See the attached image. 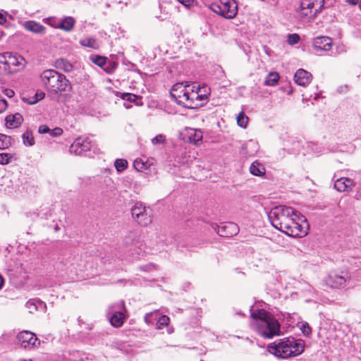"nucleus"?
<instances>
[{
	"mask_svg": "<svg viewBox=\"0 0 361 361\" xmlns=\"http://www.w3.org/2000/svg\"><path fill=\"white\" fill-rule=\"evenodd\" d=\"M130 102H126L123 103V106L126 109H130L132 105L129 104Z\"/></svg>",
	"mask_w": 361,
	"mask_h": 361,
	"instance_id": "4d7b16f0",
	"label": "nucleus"
},
{
	"mask_svg": "<svg viewBox=\"0 0 361 361\" xmlns=\"http://www.w3.org/2000/svg\"><path fill=\"white\" fill-rule=\"evenodd\" d=\"M20 361H32V360H20Z\"/></svg>",
	"mask_w": 361,
	"mask_h": 361,
	"instance_id": "e2e57ef3",
	"label": "nucleus"
},
{
	"mask_svg": "<svg viewBox=\"0 0 361 361\" xmlns=\"http://www.w3.org/2000/svg\"><path fill=\"white\" fill-rule=\"evenodd\" d=\"M279 80V75L276 72L270 73L264 82L266 85L274 86Z\"/></svg>",
	"mask_w": 361,
	"mask_h": 361,
	"instance_id": "c85d7f7f",
	"label": "nucleus"
},
{
	"mask_svg": "<svg viewBox=\"0 0 361 361\" xmlns=\"http://www.w3.org/2000/svg\"><path fill=\"white\" fill-rule=\"evenodd\" d=\"M92 142L89 138L78 137L70 146L69 151L71 154L80 155L90 150Z\"/></svg>",
	"mask_w": 361,
	"mask_h": 361,
	"instance_id": "9b49d317",
	"label": "nucleus"
},
{
	"mask_svg": "<svg viewBox=\"0 0 361 361\" xmlns=\"http://www.w3.org/2000/svg\"><path fill=\"white\" fill-rule=\"evenodd\" d=\"M24 59L17 54H13L11 52L8 53L6 66L5 70H9L10 71H16L15 68L23 67Z\"/></svg>",
	"mask_w": 361,
	"mask_h": 361,
	"instance_id": "4468645a",
	"label": "nucleus"
},
{
	"mask_svg": "<svg viewBox=\"0 0 361 361\" xmlns=\"http://www.w3.org/2000/svg\"><path fill=\"white\" fill-rule=\"evenodd\" d=\"M75 23H76V21L73 17L66 16V17L60 19L59 29L62 30L65 32H69L73 30V28L75 25Z\"/></svg>",
	"mask_w": 361,
	"mask_h": 361,
	"instance_id": "a211bd4d",
	"label": "nucleus"
},
{
	"mask_svg": "<svg viewBox=\"0 0 361 361\" xmlns=\"http://www.w3.org/2000/svg\"><path fill=\"white\" fill-rule=\"evenodd\" d=\"M124 319L123 313L121 311H116L111 316L109 321L112 326L120 327L123 325Z\"/></svg>",
	"mask_w": 361,
	"mask_h": 361,
	"instance_id": "b1692460",
	"label": "nucleus"
},
{
	"mask_svg": "<svg viewBox=\"0 0 361 361\" xmlns=\"http://www.w3.org/2000/svg\"><path fill=\"white\" fill-rule=\"evenodd\" d=\"M154 314H155V318L154 319H157V316H159V313L158 312H149V313H147L145 317H144V319H145V322L147 324H150L152 323V317L154 316Z\"/></svg>",
	"mask_w": 361,
	"mask_h": 361,
	"instance_id": "ea45409f",
	"label": "nucleus"
},
{
	"mask_svg": "<svg viewBox=\"0 0 361 361\" xmlns=\"http://www.w3.org/2000/svg\"><path fill=\"white\" fill-rule=\"evenodd\" d=\"M257 149V144L252 140H249L247 142L241 145L240 154L243 157L252 156Z\"/></svg>",
	"mask_w": 361,
	"mask_h": 361,
	"instance_id": "f3484780",
	"label": "nucleus"
},
{
	"mask_svg": "<svg viewBox=\"0 0 361 361\" xmlns=\"http://www.w3.org/2000/svg\"><path fill=\"white\" fill-rule=\"evenodd\" d=\"M191 87L190 84L188 82H185V85H183V87L181 89H178L179 94H182L185 90L188 91V89Z\"/></svg>",
	"mask_w": 361,
	"mask_h": 361,
	"instance_id": "3c124183",
	"label": "nucleus"
},
{
	"mask_svg": "<svg viewBox=\"0 0 361 361\" xmlns=\"http://www.w3.org/2000/svg\"><path fill=\"white\" fill-rule=\"evenodd\" d=\"M131 214L133 219L142 226H147L151 223L149 215L147 213L145 207L140 202H136L131 208Z\"/></svg>",
	"mask_w": 361,
	"mask_h": 361,
	"instance_id": "1a4fd4ad",
	"label": "nucleus"
},
{
	"mask_svg": "<svg viewBox=\"0 0 361 361\" xmlns=\"http://www.w3.org/2000/svg\"><path fill=\"white\" fill-rule=\"evenodd\" d=\"M56 67L67 73L71 72L73 70L72 64L68 61L64 59H59L56 60Z\"/></svg>",
	"mask_w": 361,
	"mask_h": 361,
	"instance_id": "a878e982",
	"label": "nucleus"
},
{
	"mask_svg": "<svg viewBox=\"0 0 361 361\" xmlns=\"http://www.w3.org/2000/svg\"><path fill=\"white\" fill-rule=\"evenodd\" d=\"M11 157L8 154L1 153L0 154V164H3V165L8 164Z\"/></svg>",
	"mask_w": 361,
	"mask_h": 361,
	"instance_id": "79ce46f5",
	"label": "nucleus"
},
{
	"mask_svg": "<svg viewBox=\"0 0 361 361\" xmlns=\"http://www.w3.org/2000/svg\"><path fill=\"white\" fill-rule=\"evenodd\" d=\"M36 96H37V97H39V99H35V100H34V101H32V102H30V104H35V103H36V102H37V100H41V99H42L44 98V94L43 92H42V93H40L39 94H36Z\"/></svg>",
	"mask_w": 361,
	"mask_h": 361,
	"instance_id": "5fc2aeb1",
	"label": "nucleus"
},
{
	"mask_svg": "<svg viewBox=\"0 0 361 361\" xmlns=\"http://www.w3.org/2000/svg\"><path fill=\"white\" fill-rule=\"evenodd\" d=\"M121 95V98L128 102L130 103H134L137 106L142 105V97L136 95L133 93H128V92H124V93H119Z\"/></svg>",
	"mask_w": 361,
	"mask_h": 361,
	"instance_id": "4be33fe9",
	"label": "nucleus"
},
{
	"mask_svg": "<svg viewBox=\"0 0 361 361\" xmlns=\"http://www.w3.org/2000/svg\"><path fill=\"white\" fill-rule=\"evenodd\" d=\"M250 171L254 176H262L265 173V169L261 163L255 161L251 164Z\"/></svg>",
	"mask_w": 361,
	"mask_h": 361,
	"instance_id": "393cba45",
	"label": "nucleus"
},
{
	"mask_svg": "<svg viewBox=\"0 0 361 361\" xmlns=\"http://www.w3.org/2000/svg\"><path fill=\"white\" fill-rule=\"evenodd\" d=\"M3 284H4V279H3V277L0 275V289L2 288Z\"/></svg>",
	"mask_w": 361,
	"mask_h": 361,
	"instance_id": "bf43d9fd",
	"label": "nucleus"
},
{
	"mask_svg": "<svg viewBox=\"0 0 361 361\" xmlns=\"http://www.w3.org/2000/svg\"><path fill=\"white\" fill-rule=\"evenodd\" d=\"M106 59V57L99 55L92 54L90 56V60L91 62L97 65L100 68L104 66Z\"/></svg>",
	"mask_w": 361,
	"mask_h": 361,
	"instance_id": "c756f323",
	"label": "nucleus"
},
{
	"mask_svg": "<svg viewBox=\"0 0 361 361\" xmlns=\"http://www.w3.org/2000/svg\"><path fill=\"white\" fill-rule=\"evenodd\" d=\"M6 123L9 128L18 127L23 121V116L20 114L8 116L6 118Z\"/></svg>",
	"mask_w": 361,
	"mask_h": 361,
	"instance_id": "5701e85b",
	"label": "nucleus"
},
{
	"mask_svg": "<svg viewBox=\"0 0 361 361\" xmlns=\"http://www.w3.org/2000/svg\"><path fill=\"white\" fill-rule=\"evenodd\" d=\"M312 46L317 52L319 51H327L332 47V39L329 37H317L314 39Z\"/></svg>",
	"mask_w": 361,
	"mask_h": 361,
	"instance_id": "ddd939ff",
	"label": "nucleus"
},
{
	"mask_svg": "<svg viewBox=\"0 0 361 361\" xmlns=\"http://www.w3.org/2000/svg\"><path fill=\"white\" fill-rule=\"evenodd\" d=\"M250 327L264 338L279 336L281 326L279 321L269 312L263 309L250 307Z\"/></svg>",
	"mask_w": 361,
	"mask_h": 361,
	"instance_id": "f03ea898",
	"label": "nucleus"
},
{
	"mask_svg": "<svg viewBox=\"0 0 361 361\" xmlns=\"http://www.w3.org/2000/svg\"><path fill=\"white\" fill-rule=\"evenodd\" d=\"M133 165H134V167L135 168V169L137 170V171H142V170H144L145 169V164L142 161V159H137L134 161Z\"/></svg>",
	"mask_w": 361,
	"mask_h": 361,
	"instance_id": "37998d69",
	"label": "nucleus"
},
{
	"mask_svg": "<svg viewBox=\"0 0 361 361\" xmlns=\"http://www.w3.org/2000/svg\"><path fill=\"white\" fill-rule=\"evenodd\" d=\"M359 8H360V9L361 10V0H360V4H359Z\"/></svg>",
	"mask_w": 361,
	"mask_h": 361,
	"instance_id": "680f3d73",
	"label": "nucleus"
},
{
	"mask_svg": "<svg viewBox=\"0 0 361 361\" xmlns=\"http://www.w3.org/2000/svg\"><path fill=\"white\" fill-rule=\"evenodd\" d=\"M182 87L183 82L173 85L171 91V96L178 104L187 109H191L192 104L190 103L188 91L185 90L182 94L178 93V89Z\"/></svg>",
	"mask_w": 361,
	"mask_h": 361,
	"instance_id": "9d476101",
	"label": "nucleus"
},
{
	"mask_svg": "<svg viewBox=\"0 0 361 361\" xmlns=\"http://www.w3.org/2000/svg\"><path fill=\"white\" fill-rule=\"evenodd\" d=\"M312 75L304 69H299L294 75L295 82L301 86L307 85L312 80Z\"/></svg>",
	"mask_w": 361,
	"mask_h": 361,
	"instance_id": "2eb2a0df",
	"label": "nucleus"
},
{
	"mask_svg": "<svg viewBox=\"0 0 361 361\" xmlns=\"http://www.w3.org/2000/svg\"><path fill=\"white\" fill-rule=\"evenodd\" d=\"M13 94H14V92L12 90H8L7 95L8 97H12V96H13Z\"/></svg>",
	"mask_w": 361,
	"mask_h": 361,
	"instance_id": "13d9d810",
	"label": "nucleus"
},
{
	"mask_svg": "<svg viewBox=\"0 0 361 361\" xmlns=\"http://www.w3.org/2000/svg\"><path fill=\"white\" fill-rule=\"evenodd\" d=\"M350 280V275L348 271H333L329 274L326 280V283L332 288H341L345 287Z\"/></svg>",
	"mask_w": 361,
	"mask_h": 361,
	"instance_id": "0eeeda50",
	"label": "nucleus"
},
{
	"mask_svg": "<svg viewBox=\"0 0 361 361\" xmlns=\"http://www.w3.org/2000/svg\"><path fill=\"white\" fill-rule=\"evenodd\" d=\"M324 0H301L298 13L303 17H314L321 12Z\"/></svg>",
	"mask_w": 361,
	"mask_h": 361,
	"instance_id": "423d86ee",
	"label": "nucleus"
},
{
	"mask_svg": "<svg viewBox=\"0 0 361 361\" xmlns=\"http://www.w3.org/2000/svg\"><path fill=\"white\" fill-rule=\"evenodd\" d=\"M38 132L40 134L49 133L50 128L47 125H42L39 127Z\"/></svg>",
	"mask_w": 361,
	"mask_h": 361,
	"instance_id": "09e8293b",
	"label": "nucleus"
},
{
	"mask_svg": "<svg viewBox=\"0 0 361 361\" xmlns=\"http://www.w3.org/2000/svg\"><path fill=\"white\" fill-rule=\"evenodd\" d=\"M353 180L348 178H341L337 179L334 183V188L340 192H344L348 188L353 186Z\"/></svg>",
	"mask_w": 361,
	"mask_h": 361,
	"instance_id": "6ab92c4d",
	"label": "nucleus"
},
{
	"mask_svg": "<svg viewBox=\"0 0 361 361\" xmlns=\"http://www.w3.org/2000/svg\"><path fill=\"white\" fill-rule=\"evenodd\" d=\"M27 307H29V308H31V306H33V307H34V309H35V310L37 308V307L36 304H35V303H33V302H30V301H28V302H27Z\"/></svg>",
	"mask_w": 361,
	"mask_h": 361,
	"instance_id": "6e6d98bb",
	"label": "nucleus"
},
{
	"mask_svg": "<svg viewBox=\"0 0 361 361\" xmlns=\"http://www.w3.org/2000/svg\"><path fill=\"white\" fill-rule=\"evenodd\" d=\"M170 319L166 315H161L157 319V325L159 329H161L163 326H166L169 324Z\"/></svg>",
	"mask_w": 361,
	"mask_h": 361,
	"instance_id": "e433bc0d",
	"label": "nucleus"
},
{
	"mask_svg": "<svg viewBox=\"0 0 361 361\" xmlns=\"http://www.w3.org/2000/svg\"><path fill=\"white\" fill-rule=\"evenodd\" d=\"M197 102L201 104V106L206 104L208 102V97H205L202 94H200V92H197Z\"/></svg>",
	"mask_w": 361,
	"mask_h": 361,
	"instance_id": "c03bdc74",
	"label": "nucleus"
},
{
	"mask_svg": "<svg viewBox=\"0 0 361 361\" xmlns=\"http://www.w3.org/2000/svg\"><path fill=\"white\" fill-rule=\"evenodd\" d=\"M212 10L226 19H233L238 13V4L235 0H219L211 6Z\"/></svg>",
	"mask_w": 361,
	"mask_h": 361,
	"instance_id": "39448f33",
	"label": "nucleus"
},
{
	"mask_svg": "<svg viewBox=\"0 0 361 361\" xmlns=\"http://www.w3.org/2000/svg\"><path fill=\"white\" fill-rule=\"evenodd\" d=\"M24 28L32 33L37 35H44L46 27L35 20H27L23 24Z\"/></svg>",
	"mask_w": 361,
	"mask_h": 361,
	"instance_id": "dca6fc26",
	"label": "nucleus"
},
{
	"mask_svg": "<svg viewBox=\"0 0 361 361\" xmlns=\"http://www.w3.org/2000/svg\"><path fill=\"white\" fill-rule=\"evenodd\" d=\"M80 44L82 47H89L93 49H97L99 47L98 42L92 37H86L80 39Z\"/></svg>",
	"mask_w": 361,
	"mask_h": 361,
	"instance_id": "bb28decb",
	"label": "nucleus"
},
{
	"mask_svg": "<svg viewBox=\"0 0 361 361\" xmlns=\"http://www.w3.org/2000/svg\"><path fill=\"white\" fill-rule=\"evenodd\" d=\"M300 329L305 336L309 337L312 334V328L306 322H302L301 323Z\"/></svg>",
	"mask_w": 361,
	"mask_h": 361,
	"instance_id": "4c0bfd02",
	"label": "nucleus"
},
{
	"mask_svg": "<svg viewBox=\"0 0 361 361\" xmlns=\"http://www.w3.org/2000/svg\"><path fill=\"white\" fill-rule=\"evenodd\" d=\"M248 122V117L244 112H240L237 116V123L242 128H246Z\"/></svg>",
	"mask_w": 361,
	"mask_h": 361,
	"instance_id": "c9c22d12",
	"label": "nucleus"
},
{
	"mask_svg": "<svg viewBox=\"0 0 361 361\" xmlns=\"http://www.w3.org/2000/svg\"><path fill=\"white\" fill-rule=\"evenodd\" d=\"M300 37L298 34H289L288 36V42L290 44H294L298 42Z\"/></svg>",
	"mask_w": 361,
	"mask_h": 361,
	"instance_id": "a19ab883",
	"label": "nucleus"
},
{
	"mask_svg": "<svg viewBox=\"0 0 361 361\" xmlns=\"http://www.w3.org/2000/svg\"><path fill=\"white\" fill-rule=\"evenodd\" d=\"M6 23V18L5 15L0 13V25H4Z\"/></svg>",
	"mask_w": 361,
	"mask_h": 361,
	"instance_id": "864d4df0",
	"label": "nucleus"
},
{
	"mask_svg": "<svg viewBox=\"0 0 361 361\" xmlns=\"http://www.w3.org/2000/svg\"><path fill=\"white\" fill-rule=\"evenodd\" d=\"M191 87L188 89V94L190 103L192 104L191 109H197L201 106V104L197 102V91L195 90L196 83L190 84Z\"/></svg>",
	"mask_w": 361,
	"mask_h": 361,
	"instance_id": "412c9836",
	"label": "nucleus"
},
{
	"mask_svg": "<svg viewBox=\"0 0 361 361\" xmlns=\"http://www.w3.org/2000/svg\"><path fill=\"white\" fill-rule=\"evenodd\" d=\"M11 137L0 133V149H8L11 145Z\"/></svg>",
	"mask_w": 361,
	"mask_h": 361,
	"instance_id": "7c9ffc66",
	"label": "nucleus"
},
{
	"mask_svg": "<svg viewBox=\"0 0 361 361\" xmlns=\"http://www.w3.org/2000/svg\"><path fill=\"white\" fill-rule=\"evenodd\" d=\"M360 0H345V2L349 5L355 6L360 4Z\"/></svg>",
	"mask_w": 361,
	"mask_h": 361,
	"instance_id": "603ef678",
	"label": "nucleus"
},
{
	"mask_svg": "<svg viewBox=\"0 0 361 361\" xmlns=\"http://www.w3.org/2000/svg\"><path fill=\"white\" fill-rule=\"evenodd\" d=\"M304 341L289 337L274 341L268 345L267 350L276 357L286 359L302 354L304 351Z\"/></svg>",
	"mask_w": 361,
	"mask_h": 361,
	"instance_id": "7ed1b4c3",
	"label": "nucleus"
},
{
	"mask_svg": "<svg viewBox=\"0 0 361 361\" xmlns=\"http://www.w3.org/2000/svg\"><path fill=\"white\" fill-rule=\"evenodd\" d=\"M166 142V137L162 134L157 135L152 139V143L154 145H164Z\"/></svg>",
	"mask_w": 361,
	"mask_h": 361,
	"instance_id": "58836bf2",
	"label": "nucleus"
},
{
	"mask_svg": "<svg viewBox=\"0 0 361 361\" xmlns=\"http://www.w3.org/2000/svg\"><path fill=\"white\" fill-rule=\"evenodd\" d=\"M195 89L197 92H200V94H202L205 97L209 98V96L210 95L211 90H210V88L207 85L203 84V85H200L196 84V87Z\"/></svg>",
	"mask_w": 361,
	"mask_h": 361,
	"instance_id": "473e14b6",
	"label": "nucleus"
},
{
	"mask_svg": "<svg viewBox=\"0 0 361 361\" xmlns=\"http://www.w3.org/2000/svg\"><path fill=\"white\" fill-rule=\"evenodd\" d=\"M214 229L220 236L225 238L232 237L239 232L238 226L233 222L216 226Z\"/></svg>",
	"mask_w": 361,
	"mask_h": 361,
	"instance_id": "f8f14e48",
	"label": "nucleus"
},
{
	"mask_svg": "<svg viewBox=\"0 0 361 361\" xmlns=\"http://www.w3.org/2000/svg\"><path fill=\"white\" fill-rule=\"evenodd\" d=\"M104 66L102 68L108 74L113 73L118 67V63L106 59Z\"/></svg>",
	"mask_w": 361,
	"mask_h": 361,
	"instance_id": "cd10ccee",
	"label": "nucleus"
},
{
	"mask_svg": "<svg viewBox=\"0 0 361 361\" xmlns=\"http://www.w3.org/2000/svg\"><path fill=\"white\" fill-rule=\"evenodd\" d=\"M20 346L25 349L37 347L40 342L36 335L30 331H23L17 336Z\"/></svg>",
	"mask_w": 361,
	"mask_h": 361,
	"instance_id": "6e6552de",
	"label": "nucleus"
},
{
	"mask_svg": "<svg viewBox=\"0 0 361 361\" xmlns=\"http://www.w3.org/2000/svg\"><path fill=\"white\" fill-rule=\"evenodd\" d=\"M272 226L293 238H302L307 234L309 224L306 218L298 214L292 207L279 205L274 207L268 214Z\"/></svg>",
	"mask_w": 361,
	"mask_h": 361,
	"instance_id": "f257e3e1",
	"label": "nucleus"
},
{
	"mask_svg": "<svg viewBox=\"0 0 361 361\" xmlns=\"http://www.w3.org/2000/svg\"><path fill=\"white\" fill-rule=\"evenodd\" d=\"M115 167L118 172L124 171L128 166V162L126 159H118L114 163Z\"/></svg>",
	"mask_w": 361,
	"mask_h": 361,
	"instance_id": "f704fd0d",
	"label": "nucleus"
},
{
	"mask_svg": "<svg viewBox=\"0 0 361 361\" xmlns=\"http://www.w3.org/2000/svg\"><path fill=\"white\" fill-rule=\"evenodd\" d=\"M181 4L186 8L191 7L195 2V0H178Z\"/></svg>",
	"mask_w": 361,
	"mask_h": 361,
	"instance_id": "de8ad7c7",
	"label": "nucleus"
},
{
	"mask_svg": "<svg viewBox=\"0 0 361 361\" xmlns=\"http://www.w3.org/2000/svg\"><path fill=\"white\" fill-rule=\"evenodd\" d=\"M63 133V130L61 128H54L53 130H51L50 129V132H49V134L52 136V137H57V136H59L61 135V134Z\"/></svg>",
	"mask_w": 361,
	"mask_h": 361,
	"instance_id": "a18cd8bd",
	"label": "nucleus"
},
{
	"mask_svg": "<svg viewBox=\"0 0 361 361\" xmlns=\"http://www.w3.org/2000/svg\"><path fill=\"white\" fill-rule=\"evenodd\" d=\"M38 303H39V305H43L44 307H46V304L44 303L43 302L39 301Z\"/></svg>",
	"mask_w": 361,
	"mask_h": 361,
	"instance_id": "052dcab7",
	"label": "nucleus"
},
{
	"mask_svg": "<svg viewBox=\"0 0 361 361\" xmlns=\"http://www.w3.org/2000/svg\"><path fill=\"white\" fill-rule=\"evenodd\" d=\"M23 144L26 146H32L35 144L34 137L31 131L26 130L22 135Z\"/></svg>",
	"mask_w": 361,
	"mask_h": 361,
	"instance_id": "2f4dec72",
	"label": "nucleus"
},
{
	"mask_svg": "<svg viewBox=\"0 0 361 361\" xmlns=\"http://www.w3.org/2000/svg\"><path fill=\"white\" fill-rule=\"evenodd\" d=\"M41 80L48 92L55 94L71 90V84L66 77L53 69L44 71Z\"/></svg>",
	"mask_w": 361,
	"mask_h": 361,
	"instance_id": "20e7f679",
	"label": "nucleus"
},
{
	"mask_svg": "<svg viewBox=\"0 0 361 361\" xmlns=\"http://www.w3.org/2000/svg\"><path fill=\"white\" fill-rule=\"evenodd\" d=\"M202 132L200 130L190 128L188 130V140L195 145H199L202 140Z\"/></svg>",
	"mask_w": 361,
	"mask_h": 361,
	"instance_id": "aec40b11",
	"label": "nucleus"
},
{
	"mask_svg": "<svg viewBox=\"0 0 361 361\" xmlns=\"http://www.w3.org/2000/svg\"><path fill=\"white\" fill-rule=\"evenodd\" d=\"M60 19L56 17H49L44 18L43 21L51 27L59 29Z\"/></svg>",
	"mask_w": 361,
	"mask_h": 361,
	"instance_id": "72a5a7b5",
	"label": "nucleus"
},
{
	"mask_svg": "<svg viewBox=\"0 0 361 361\" xmlns=\"http://www.w3.org/2000/svg\"><path fill=\"white\" fill-rule=\"evenodd\" d=\"M7 108V102L5 99H0V113L4 112Z\"/></svg>",
	"mask_w": 361,
	"mask_h": 361,
	"instance_id": "8fccbe9b",
	"label": "nucleus"
},
{
	"mask_svg": "<svg viewBox=\"0 0 361 361\" xmlns=\"http://www.w3.org/2000/svg\"><path fill=\"white\" fill-rule=\"evenodd\" d=\"M8 53L9 52H4L2 54H0V64H3L5 66H6Z\"/></svg>",
	"mask_w": 361,
	"mask_h": 361,
	"instance_id": "49530a36",
	"label": "nucleus"
}]
</instances>
